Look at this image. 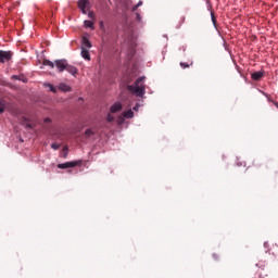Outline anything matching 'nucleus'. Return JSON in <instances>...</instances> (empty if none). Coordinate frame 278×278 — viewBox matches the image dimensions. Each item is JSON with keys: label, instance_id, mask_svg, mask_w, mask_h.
I'll return each mask as SVG.
<instances>
[{"label": "nucleus", "instance_id": "nucleus-7", "mask_svg": "<svg viewBox=\"0 0 278 278\" xmlns=\"http://www.w3.org/2000/svg\"><path fill=\"white\" fill-rule=\"evenodd\" d=\"M80 55L81 58H84V60H87L88 62H90V52L88 51V49L81 47Z\"/></svg>", "mask_w": 278, "mask_h": 278}, {"label": "nucleus", "instance_id": "nucleus-28", "mask_svg": "<svg viewBox=\"0 0 278 278\" xmlns=\"http://www.w3.org/2000/svg\"><path fill=\"white\" fill-rule=\"evenodd\" d=\"M275 106L278 109V102L275 103Z\"/></svg>", "mask_w": 278, "mask_h": 278}, {"label": "nucleus", "instance_id": "nucleus-21", "mask_svg": "<svg viewBox=\"0 0 278 278\" xmlns=\"http://www.w3.org/2000/svg\"><path fill=\"white\" fill-rule=\"evenodd\" d=\"M106 121H108L109 123H112V121H114V117H113L112 115H108Z\"/></svg>", "mask_w": 278, "mask_h": 278}, {"label": "nucleus", "instance_id": "nucleus-27", "mask_svg": "<svg viewBox=\"0 0 278 278\" xmlns=\"http://www.w3.org/2000/svg\"><path fill=\"white\" fill-rule=\"evenodd\" d=\"M182 23H186V17H182Z\"/></svg>", "mask_w": 278, "mask_h": 278}, {"label": "nucleus", "instance_id": "nucleus-29", "mask_svg": "<svg viewBox=\"0 0 278 278\" xmlns=\"http://www.w3.org/2000/svg\"><path fill=\"white\" fill-rule=\"evenodd\" d=\"M213 257H215V258H216V254H215V255H213Z\"/></svg>", "mask_w": 278, "mask_h": 278}, {"label": "nucleus", "instance_id": "nucleus-15", "mask_svg": "<svg viewBox=\"0 0 278 278\" xmlns=\"http://www.w3.org/2000/svg\"><path fill=\"white\" fill-rule=\"evenodd\" d=\"M85 136H86V138H91V136H94V130H92L91 128H88L85 131Z\"/></svg>", "mask_w": 278, "mask_h": 278}, {"label": "nucleus", "instance_id": "nucleus-26", "mask_svg": "<svg viewBox=\"0 0 278 278\" xmlns=\"http://www.w3.org/2000/svg\"><path fill=\"white\" fill-rule=\"evenodd\" d=\"M100 28L103 29V22H100Z\"/></svg>", "mask_w": 278, "mask_h": 278}, {"label": "nucleus", "instance_id": "nucleus-13", "mask_svg": "<svg viewBox=\"0 0 278 278\" xmlns=\"http://www.w3.org/2000/svg\"><path fill=\"white\" fill-rule=\"evenodd\" d=\"M124 118H134V111L128 110L123 113Z\"/></svg>", "mask_w": 278, "mask_h": 278}, {"label": "nucleus", "instance_id": "nucleus-23", "mask_svg": "<svg viewBox=\"0 0 278 278\" xmlns=\"http://www.w3.org/2000/svg\"><path fill=\"white\" fill-rule=\"evenodd\" d=\"M12 79H18V80H21V76L13 75V76H12Z\"/></svg>", "mask_w": 278, "mask_h": 278}, {"label": "nucleus", "instance_id": "nucleus-5", "mask_svg": "<svg viewBox=\"0 0 278 278\" xmlns=\"http://www.w3.org/2000/svg\"><path fill=\"white\" fill-rule=\"evenodd\" d=\"M77 5L79 9H90V0H78Z\"/></svg>", "mask_w": 278, "mask_h": 278}, {"label": "nucleus", "instance_id": "nucleus-16", "mask_svg": "<svg viewBox=\"0 0 278 278\" xmlns=\"http://www.w3.org/2000/svg\"><path fill=\"white\" fill-rule=\"evenodd\" d=\"M5 112V101L0 100V114H3Z\"/></svg>", "mask_w": 278, "mask_h": 278}, {"label": "nucleus", "instance_id": "nucleus-4", "mask_svg": "<svg viewBox=\"0 0 278 278\" xmlns=\"http://www.w3.org/2000/svg\"><path fill=\"white\" fill-rule=\"evenodd\" d=\"M81 164V161H72V162H65L58 164V168L66 169V168H75V166H79Z\"/></svg>", "mask_w": 278, "mask_h": 278}, {"label": "nucleus", "instance_id": "nucleus-10", "mask_svg": "<svg viewBox=\"0 0 278 278\" xmlns=\"http://www.w3.org/2000/svg\"><path fill=\"white\" fill-rule=\"evenodd\" d=\"M83 47L84 49H92V43L90 40L86 37L83 38Z\"/></svg>", "mask_w": 278, "mask_h": 278}, {"label": "nucleus", "instance_id": "nucleus-25", "mask_svg": "<svg viewBox=\"0 0 278 278\" xmlns=\"http://www.w3.org/2000/svg\"><path fill=\"white\" fill-rule=\"evenodd\" d=\"M45 123H51V118H46Z\"/></svg>", "mask_w": 278, "mask_h": 278}, {"label": "nucleus", "instance_id": "nucleus-22", "mask_svg": "<svg viewBox=\"0 0 278 278\" xmlns=\"http://www.w3.org/2000/svg\"><path fill=\"white\" fill-rule=\"evenodd\" d=\"M140 5H142V2H139L137 5H135L134 10H138V8H140Z\"/></svg>", "mask_w": 278, "mask_h": 278}, {"label": "nucleus", "instance_id": "nucleus-17", "mask_svg": "<svg viewBox=\"0 0 278 278\" xmlns=\"http://www.w3.org/2000/svg\"><path fill=\"white\" fill-rule=\"evenodd\" d=\"M180 66L181 68H190V66H192V62L190 64L180 62Z\"/></svg>", "mask_w": 278, "mask_h": 278}, {"label": "nucleus", "instance_id": "nucleus-24", "mask_svg": "<svg viewBox=\"0 0 278 278\" xmlns=\"http://www.w3.org/2000/svg\"><path fill=\"white\" fill-rule=\"evenodd\" d=\"M86 10L87 9H80V12H83V14H88V12Z\"/></svg>", "mask_w": 278, "mask_h": 278}, {"label": "nucleus", "instance_id": "nucleus-12", "mask_svg": "<svg viewBox=\"0 0 278 278\" xmlns=\"http://www.w3.org/2000/svg\"><path fill=\"white\" fill-rule=\"evenodd\" d=\"M85 27H88L89 29H94V22L86 20L84 22Z\"/></svg>", "mask_w": 278, "mask_h": 278}, {"label": "nucleus", "instance_id": "nucleus-9", "mask_svg": "<svg viewBox=\"0 0 278 278\" xmlns=\"http://www.w3.org/2000/svg\"><path fill=\"white\" fill-rule=\"evenodd\" d=\"M59 90H61L62 92H71V86H68L64 83H61L59 85Z\"/></svg>", "mask_w": 278, "mask_h": 278}, {"label": "nucleus", "instance_id": "nucleus-20", "mask_svg": "<svg viewBox=\"0 0 278 278\" xmlns=\"http://www.w3.org/2000/svg\"><path fill=\"white\" fill-rule=\"evenodd\" d=\"M51 149H54V151H58V149H60V143H52Z\"/></svg>", "mask_w": 278, "mask_h": 278}, {"label": "nucleus", "instance_id": "nucleus-14", "mask_svg": "<svg viewBox=\"0 0 278 278\" xmlns=\"http://www.w3.org/2000/svg\"><path fill=\"white\" fill-rule=\"evenodd\" d=\"M43 66H50V68H55V63L50 60H43Z\"/></svg>", "mask_w": 278, "mask_h": 278}, {"label": "nucleus", "instance_id": "nucleus-3", "mask_svg": "<svg viewBox=\"0 0 278 278\" xmlns=\"http://www.w3.org/2000/svg\"><path fill=\"white\" fill-rule=\"evenodd\" d=\"M13 55L14 54L12 53V51L0 50V62H1V64H5V62H10L12 60Z\"/></svg>", "mask_w": 278, "mask_h": 278}, {"label": "nucleus", "instance_id": "nucleus-6", "mask_svg": "<svg viewBox=\"0 0 278 278\" xmlns=\"http://www.w3.org/2000/svg\"><path fill=\"white\" fill-rule=\"evenodd\" d=\"M121 110H123V104H121V102H116L111 106L112 114H116V112H121Z\"/></svg>", "mask_w": 278, "mask_h": 278}, {"label": "nucleus", "instance_id": "nucleus-2", "mask_svg": "<svg viewBox=\"0 0 278 278\" xmlns=\"http://www.w3.org/2000/svg\"><path fill=\"white\" fill-rule=\"evenodd\" d=\"M54 66L58 71V73H64L66 71L71 75H77V67L68 64V61L61 59V60H55L54 61Z\"/></svg>", "mask_w": 278, "mask_h": 278}, {"label": "nucleus", "instance_id": "nucleus-1", "mask_svg": "<svg viewBox=\"0 0 278 278\" xmlns=\"http://www.w3.org/2000/svg\"><path fill=\"white\" fill-rule=\"evenodd\" d=\"M127 90L136 97H144L147 89L144 88V77H139L135 85H128Z\"/></svg>", "mask_w": 278, "mask_h": 278}, {"label": "nucleus", "instance_id": "nucleus-8", "mask_svg": "<svg viewBox=\"0 0 278 278\" xmlns=\"http://www.w3.org/2000/svg\"><path fill=\"white\" fill-rule=\"evenodd\" d=\"M251 77L254 79V81H260V79L264 77V72H254L251 74Z\"/></svg>", "mask_w": 278, "mask_h": 278}, {"label": "nucleus", "instance_id": "nucleus-18", "mask_svg": "<svg viewBox=\"0 0 278 278\" xmlns=\"http://www.w3.org/2000/svg\"><path fill=\"white\" fill-rule=\"evenodd\" d=\"M211 18H212L213 25H216V15H214V11H211Z\"/></svg>", "mask_w": 278, "mask_h": 278}, {"label": "nucleus", "instance_id": "nucleus-11", "mask_svg": "<svg viewBox=\"0 0 278 278\" xmlns=\"http://www.w3.org/2000/svg\"><path fill=\"white\" fill-rule=\"evenodd\" d=\"M45 88H49L50 92H53L54 94L58 92V88H55L53 85L46 83L43 84Z\"/></svg>", "mask_w": 278, "mask_h": 278}, {"label": "nucleus", "instance_id": "nucleus-19", "mask_svg": "<svg viewBox=\"0 0 278 278\" xmlns=\"http://www.w3.org/2000/svg\"><path fill=\"white\" fill-rule=\"evenodd\" d=\"M88 17L92 18V21H94V18H96L94 11H89Z\"/></svg>", "mask_w": 278, "mask_h": 278}]
</instances>
